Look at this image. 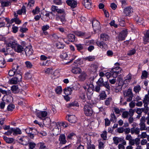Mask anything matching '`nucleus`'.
<instances>
[{
    "label": "nucleus",
    "instance_id": "nucleus-23",
    "mask_svg": "<svg viewBox=\"0 0 149 149\" xmlns=\"http://www.w3.org/2000/svg\"><path fill=\"white\" fill-rule=\"evenodd\" d=\"M140 132V130L138 127H133L131 129L130 132L132 134H136L138 135L139 134Z\"/></svg>",
    "mask_w": 149,
    "mask_h": 149
},
{
    "label": "nucleus",
    "instance_id": "nucleus-47",
    "mask_svg": "<svg viewBox=\"0 0 149 149\" xmlns=\"http://www.w3.org/2000/svg\"><path fill=\"white\" fill-rule=\"evenodd\" d=\"M4 139L5 141L8 143H11L14 141V139L13 138H9L7 137H4Z\"/></svg>",
    "mask_w": 149,
    "mask_h": 149
},
{
    "label": "nucleus",
    "instance_id": "nucleus-45",
    "mask_svg": "<svg viewBox=\"0 0 149 149\" xmlns=\"http://www.w3.org/2000/svg\"><path fill=\"white\" fill-rule=\"evenodd\" d=\"M110 121L113 123H115L116 121L117 118L114 114V113H111V115Z\"/></svg>",
    "mask_w": 149,
    "mask_h": 149
},
{
    "label": "nucleus",
    "instance_id": "nucleus-37",
    "mask_svg": "<svg viewBox=\"0 0 149 149\" xmlns=\"http://www.w3.org/2000/svg\"><path fill=\"white\" fill-rule=\"evenodd\" d=\"M139 125L140 126V128H139L140 130H147V128L146 127L145 123H140Z\"/></svg>",
    "mask_w": 149,
    "mask_h": 149
},
{
    "label": "nucleus",
    "instance_id": "nucleus-22",
    "mask_svg": "<svg viewBox=\"0 0 149 149\" xmlns=\"http://www.w3.org/2000/svg\"><path fill=\"white\" fill-rule=\"evenodd\" d=\"M71 71L74 74H79L81 72V70L79 67H74L72 68Z\"/></svg>",
    "mask_w": 149,
    "mask_h": 149
},
{
    "label": "nucleus",
    "instance_id": "nucleus-18",
    "mask_svg": "<svg viewBox=\"0 0 149 149\" xmlns=\"http://www.w3.org/2000/svg\"><path fill=\"white\" fill-rule=\"evenodd\" d=\"M58 140L60 144H65L67 142L65 136L64 134L60 135Z\"/></svg>",
    "mask_w": 149,
    "mask_h": 149
},
{
    "label": "nucleus",
    "instance_id": "nucleus-46",
    "mask_svg": "<svg viewBox=\"0 0 149 149\" xmlns=\"http://www.w3.org/2000/svg\"><path fill=\"white\" fill-rule=\"evenodd\" d=\"M26 132L28 134L30 138V136L32 134V128H27L25 130Z\"/></svg>",
    "mask_w": 149,
    "mask_h": 149
},
{
    "label": "nucleus",
    "instance_id": "nucleus-33",
    "mask_svg": "<svg viewBox=\"0 0 149 149\" xmlns=\"http://www.w3.org/2000/svg\"><path fill=\"white\" fill-rule=\"evenodd\" d=\"M102 86L104 87L106 89V91L109 92L110 90V87L109 86V84L108 81H106L104 82Z\"/></svg>",
    "mask_w": 149,
    "mask_h": 149
},
{
    "label": "nucleus",
    "instance_id": "nucleus-10",
    "mask_svg": "<svg viewBox=\"0 0 149 149\" xmlns=\"http://www.w3.org/2000/svg\"><path fill=\"white\" fill-rule=\"evenodd\" d=\"M93 29L95 31L100 30V23L97 20H93L92 22Z\"/></svg>",
    "mask_w": 149,
    "mask_h": 149
},
{
    "label": "nucleus",
    "instance_id": "nucleus-3",
    "mask_svg": "<svg viewBox=\"0 0 149 149\" xmlns=\"http://www.w3.org/2000/svg\"><path fill=\"white\" fill-rule=\"evenodd\" d=\"M19 66L17 64H14L13 65L12 70H10L8 72V75L10 76H13L15 74L16 76L18 74H20V70Z\"/></svg>",
    "mask_w": 149,
    "mask_h": 149
},
{
    "label": "nucleus",
    "instance_id": "nucleus-24",
    "mask_svg": "<svg viewBox=\"0 0 149 149\" xmlns=\"http://www.w3.org/2000/svg\"><path fill=\"white\" fill-rule=\"evenodd\" d=\"M6 46L7 47V55L8 54H10L12 55H13L14 53L13 49V48H12L11 46H8L7 45V43L6 44Z\"/></svg>",
    "mask_w": 149,
    "mask_h": 149
},
{
    "label": "nucleus",
    "instance_id": "nucleus-57",
    "mask_svg": "<svg viewBox=\"0 0 149 149\" xmlns=\"http://www.w3.org/2000/svg\"><path fill=\"white\" fill-rule=\"evenodd\" d=\"M104 83L103 78L101 77L99 79L97 82V84L100 86H102Z\"/></svg>",
    "mask_w": 149,
    "mask_h": 149
},
{
    "label": "nucleus",
    "instance_id": "nucleus-60",
    "mask_svg": "<svg viewBox=\"0 0 149 149\" xmlns=\"http://www.w3.org/2000/svg\"><path fill=\"white\" fill-rule=\"evenodd\" d=\"M78 106V103L77 102H73L70 103L67 105V107H71L74 106Z\"/></svg>",
    "mask_w": 149,
    "mask_h": 149
},
{
    "label": "nucleus",
    "instance_id": "nucleus-32",
    "mask_svg": "<svg viewBox=\"0 0 149 149\" xmlns=\"http://www.w3.org/2000/svg\"><path fill=\"white\" fill-rule=\"evenodd\" d=\"M135 19L136 21L139 24H143V19L142 17H140L138 16H135Z\"/></svg>",
    "mask_w": 149,
    "mask_h": 149
},
{
    "label": "nucleus",
    "instance_id": "nucleus-62",
    "mask_svg": "<svg viewBox=\"0 0 149 149\" xmlns=\"http://www.w3.org/2000/svg\"><path fill=\"white\" fill-rule=\"evenodd\" d=\"M15 108V106L13 104H10L8 105V110L9 111H12Z\"/></svg>",
    "mask_w": 149,
    "mask_h": 149
},
{
    "label": "nucleus",
    "instance_id": "nucleus-29",
    "mask_svg": "<svg viewBox=\"0 0 149 149\" xmlns=\"http://www.w3.org/2000/svg\"><path fill=\"white\" fill-rule=\"evenodd\" d=\"M3 99L7 102L9 103L11 102L13 100V98L11 96L5 95L3 97Z\"/></svg>",
    "mask_w": 149,
    "mask_h": 149
},
{
    "label": "nucleus",
    "instance_id": "nucleus-41",
    "mask_svg": "<svg viewBox=\"0 0 149 149\" xmlns=\"http://www.w3.org/2000/svg\"><path fill=\"white\" fill-rule=\"evenodd\" d=\"M107 132L106 131H104L101 134V136L103 139L102 140H104L105 141L107 138Z\"/></svg>",
    "mask_w": 149,
    "mask_h": 149
},
{
    "label": "nucleus",
    "instance_id": "nucleus-11",
    "mask_svg": "<svg viewBox=\"0 0 149 149\" xmlns=\"http://www.w3.org/2000/svg\"><path fill=\"white\" fill-rule=\"evenodd\" d=\"M19 142L22 145L26 146L29 143V139L27 137H23L19 139Z\"/></svg>",
    "mask_w": 149,
    "mask_h": 149
},
{
    "label": "nucleus",
    "instance_id": "nucleus-49",
    "mask_svg": "<svg viewBox=\"0 0 149 149\" xmlns=\"http://www.w3.org/2000/svg\"><path fill=\"white\" fill-rule=\"evenodd\" d=\"M86 76V73L83 72L81 73V74L79 76V77L81 80L84 81L85 79Z\"/></svg>",
    "mask_w": 149,
    "mask_h": 149
},
{
    "label": "nucleus",
    "instance_id": "nucleus-50",
    "mask_svg": "<svg viewBox=\"0 0 149 149\" xmlns=\"http://www.w3.org/2000/svg\"><path fill=\"white\" fill-rule=\"evenodd\" d=\"M148 72L146 70H144L142 72L141 77L142 79H145L148 77Z\"/></svg>",
    "mask_w": 149,
    "mask_h": 149
},
{
    "label": "nucleus",
    "instance_id": "nucleus-21",
    "mask_svg": "<svg viewBox=\"0 0 149 149\" xmlns=\"http://www.w3.org/2000/svg\"><path fill=\"white\" fill-rule=\"evenodd\" d=\"M98 142L99 143V149H104L105 141L104 140H102V139H101L98 140Z\"/></svg>",
    "mask_w": 149,
    "mask_h": 149
},
{
    "label": "nucleus",
    "instance_id": "nucleus-13",
    "mask_svg": "<svg viewBox=\"0 0 149 149\" xmlns=\"http://www.w3.org/2000/svg\"><path fill=\"white\" fill-rule=\"evenodd\" d=\"M140 139L138 138H136L134 139L132 138L129 141V144L131 146L139 145L140 144Z\"/></svg>",
    "mask_w": 149,
    "mask_h": 149
},
{
    "label": "nucleus",
    "instance_id": "nucleus-12",
    "mask_svg": "<svg viewBox=\"0 0 149 149\" xmlns=\"http://www.w3.org/2000/svg\"><path fill=\"white\" fill-rule=\"evenodd\" d=\"M133 12V9L130 6H128L125 8L124 9V12L127 16H130L131 15Z\"/></svg>",
    "mask_w": 149,
    "mask_h": 149
},
{
    "label": "nucleus",
    "instance_id": "nucleus-42",
    "mask_svg": "<svg viewBox=\"0 0 149 149\" xmlns=\"http://www.w3.org/2000/svg\"><path fill=\"white\" fill-rule=\"evenodd\" d=\"M40 146V149H47L45 143L43 142H40L38 144Z\"/></svg>",
    "mask_w": 149,
    "mask_h": 149
},
{
    "label": "nucleus",
    "instance_id": "nucleus-40",
    "mask_svg": "<svg viewBox=\"0 0 149 149\" xmlns=\"http://www.w3.org/2000/svg\"><path fill=\"white\" fill-rule=\"evenodd\" d=\"M1 6L3 7L8 6L10 5V3L9 1H5L1 2Z\"/></svg>",
    "mask_w": 149,
    "mask_h": 149
},
{
    "label": "nucleus",
    "instance_id": "nucleus-54",
    "mask_svg": "<svg viewBox=\"0 0 149 149\" xmlns=\"http://www.w3.org/2000/svg\"><path fill=\"white\" fill-rule=\"evenodd\" d=\"M28 143L29 149H34L35 148L36 144L34 143L30 142Z\"/></svg>",
    "mask_w": 149,
    "mask_h": 149
},
{
    "label": "nucleus",
    "instance_id": "nucleus-52",
    "mask_svg": "<svg viewBox=\"0 0 149 149\" xmlns=\"http://www.w3.org/2000/svg\"><path fill=\"white\" fill-rule=\"evenodd\" d=\"M141 89L140 86L139 85H137L134 87V91L136 93H139L141 90Z\"/></svg>",
    "mask_w": 149,
    "mask_h": 149
},
{
    "label": "nucleus",
    "instance_id": "nucleus-8",
    "mask_svg": "<svg viewBox=\"0 0 149 149\" xmlns=\"http://www.w3.org/2000/svg\"><path fill=\"white\" fill-rule=\"evenodd\" d=\"M121 69L119 67H116L113 68L111 72L113 77H116L120 73L121 71Z\"/></svg>",
    "mask_w": 149,
    "mask_h": 149
},
{
    "label": "nucleus",
    "instance_id": "nucleus-31",
    "mask_svg": "<svg viewBox=\"0 0 149 149\" xmlns=\"http://www.w3.org/2000/svg\"><path fill=\"white\" fill-rule=\"evenodd\" d=\"M68 38L69 42H73L75 40V36L73 34H69L68 36Z\"/></svg>",
    "mask_w": 149,
    "mask_h": 149
},
{
    "label": "nucleus",
    "instance_id": "nucleus-20",
    "mask_svg": "<svg viewBox=\"0 0 149 149\" xmlns=\"http://www.w3.org/2000/svg\"><path fill=\"white\" fill-rule=\"evenodd\" d=\"M47 114V112L45 111H40L37 113V116L40 118L45 117Z\"/></svg>",
    "mask_w": 149,
    "mask_h": 149
},
{
    "label": "nucleus",
    "instance_id": "nucleus-44",
    "mask_svg": "<svg viewBox=\"0 0 149 149\" xmlns=\"http://www.w3.org/2000/svg\"><path fill=\"white\" fill-rule=\"evenodd\" d=\"M13 132L14 133L13 134H20L22 133L21 130L18 128H17L16 129H14L13 128Z\"/></svg>",
    "mask_w": 149,
    "mask_h": 149
},
{
    "label": "nucleus",
    "instance_id": "nucleus-30",
    "mask_svg": "<svg viewBox=\"0 0 149 149\" xmlns=\"http://www.w3.org/2000/svg\"><path fill=\"white\" fill-rule=\"evenodd\" d=\"M26 13V7L23 6L20 10H18L17 11V14L21 15L22 13L25 14Z\"/></svg>",
    "mask_w": 149,
    "mask_h": 149
},
{
    "label": "nucleus",
    "instance_id": "nucleus-55",
    "mask_svg": "<svg viewBox=\"0 0 149 149\" xmlns=\"http://www.w3.org/2000/svg\"><path fill=\"white\" fill-rule=\"evenodd\" d=\"M18 86L17 85H13L11 87V90L13 92L15 93L17 92L18 90Z\"/></svg>",
    "mask_w": 149,
    "mask_h": 149
},
{
    "label": "nucleus",
    "instance_id": "nucleus-36",
    "mask_svg": "<svg viewBox=\"0 0 149 149\" xmlns=\"http://www.w3.org/2000/svg\"><path fill=\"white\" fill-rule=\"evenodd\" d=\"M49 27V26L48 25H44L42 27V29L45 35H46L48 34V33L46 31L48 29Z\"/></svg>",
    "mask_w": 149,
    "mask_h": 149
},
{
    "label": "nucleus",
    "instance_id": "nucleus-38",
    "mask_svg": "<svg viewBox=\"0 0 149 149\" xmlns=\"http://www.w3.org/2000/svg\"><path fill=\"white\" fill-rule=\"evenodd\" d=\"M77 48V50L79 51L82 50L84 47V45L81 44H75Z\"/></svg>",
    "mask_w": 149,
    "mask_h": 149
},
{
    "label": "nucleus",
    "instance_id": "nucleus-34",
    "mask_svg": "<svg viewBox=\"0 0 149 149\" xmlns=\"http://www.w3.org/2000/svg\"><path fill=\"white\" fill-rule=\"evenodd\" d=\"M100 99L101 100H104L107 97V95L105 91L102 92L99 95Z\"/></svg>",
    "mask_w": 149,
    "mask_h": 149
},
{
    "label": "nucleus",
    "instance_id": "nucleus-43",
    "mask_svg": "<svg viewBox=\"0 0 149 149\" xmlns=\"http://www.w3.org/2000/svg\"><path fill=\"white\" fill-rule=\"evenodd\" d=\"M122 86L120 85H118L116 86L115 88V91L116 93H118L121 91Z\"/></svg>",
    "mask_w": 149,
    "mask_h": 149
},
{
    "label": "nucleus",
    "instance_id": "nucleus-7",
    "mask_svg": "<svg viewBox=\"0 0 149 149\" xmlns=\"http://www.w3.org/2000/svg\"><path fill=\"white\" fill-rule=\"evenodd\" d=\"M84 113L86 116H91L93 114V111L91 108L88 105H85L84 108Z\"/></svg>",
    "mask_w": 149,
    "mask_h": 149
},
{
    "label": "nucleus",
    "instance_id": "nucleus-14",
    "mask_svg": "<svg viewBox=\"0 0 149 149\" xmlns=\"http://www.w3.org/2000/svg\"><path fill=\"white\" fill-rule=\"evenodd\" d=\"M97 45L103 50H106L107 48V45L104 42L97 41L96 42Z\"/></svg>",
    "mask_w": 149,
    "mask_h": 149
},
{
    "label": "nucleus",
    "instance_id": "nucleus-64",
    "mask_svg": "<svg viewBox=\"0 0 149 149\" xmlns=\"http://www.w3.org/2000/svg\"><path fill=\"white\" fill-rule=\"evenodd\" d=\"M129 115V113L128 111H125L123 112L122 116L124 118H127Z\"/></svg>",
    "mask_w": 149,
    "mask_h": 149
},
{
    "label": "nucleus",
    "instance_id": "nucleus-48",
    "mask_svg": "<svg viewBox=\"0 0 149 149\" xmlns=\"http://www.w3.org/2000/svg\"><path fill=\"white\" fill-rule=\"evenodd\" d=\"M95 59V57L94 56H89L86 57L84 58V59L86 61H92Z\"/></svg>",
    "mask_w": 149,
    "mask_h": 149
},
{
    "label": "nucleus",
    "instance_id": "nucleus-1",
    "mask_svg": "<svg viewBox=\"0 0 149 149\" xmlns=\"http://www.w3.org/2000/svg\"><path fill=\"white\" fill-rule=\"evenodd\" d=\"M52 11L55 12H57V14L56 15V20L57 21L60 20L63 24H64L66 22L65 17V12L63 9L58 8L56 6L52 5L51 8Z\"/></svg>",
    "mask_w": 149,
    "mask_h": 149
},
{
    "label": "nucleus",
    "instance_id": "nucleus-58",
    "mask_svg": "<svg viewBox=\"0 0 149 149\" xmlns=\"http://www.w3.org/2000/svg\"><path fill=\"white\" fill-rule=\"evenodd\" d=\"M53 70L52 68H48L45 70V72L47 74L52 73L53 72Z\"/></svg>",
    "mask_w": 149,
    "mask_h": 149
},
{
    "label": "nucleus",
    "instance_id": "nucleus-28",
    "mask_svg": "<svg viewBox=\"0 0 149 149\" xmlns=\"http://www.w3.org/2000/svg\"><path fill=\"white\" fill-rule=\"evenodd\" d=\"M72 91V88L69 87H68L64 89V92L66 95H71Z\"/></svg>",
    "mask_w": 149,
    "mask_h": 149
},
{
    "label": "nucleus",
    "instance_id": "nucleus-25",
    "mask_svg": "<svg viewBox=\"0 0 149 149\" xmlns=\"http://www.w3.org/2000/svg\"><path fill=\"white\" fill-rule=\"evenodd\" d=\"M143 41L144 44H146L149 42V30H148L143 38Z\"/></svg>",
    "mask_w": 149,
    "mask_h": 149
},
{
    "label": "nucleus",
    "instance_id": "nucleus-63",
    "mask_svg": "<svg viewBox=\"0 0 149 149\" xmlns=\"http://www.w3.org/2000/svg\"><path fill=\"white\" fill-rule=\"evenodd\" d=\"M132 79V74L129 73L127 76L125 77V81L128 80L129 81L131 80Z\"/></svg>",
    "mask_w": 149,
    "mask_h": 149
},
{
    "label": "nucleus",
    "instance_id": "nucleus-26",
    "mask_svg": "<svg viewBox=\"0 0 149 149\" xmlns=\"http://www.w3.org/2000/svg\"><path fill=\"white\" fill-rule=\"evenodd\" d=\"M149 97L148 95H146L143 100V103H144V106H148L149 104Z\"/></svg>",
    "mask_w": 149,
    "mask_h": 149
},
{
    "label": "nucleus",
    "instance_id": "nucleus-4",
    "mask_svg": "<svg viewBox=\"0 0 149 149\" xmlns=\"http://www.w3.org/2000/svg\"><path fill=\"white\" fill-rule=\"evenodd\" d=\"M51 126L53 127L52 131L53 135L55 136L58 135L61 130L59 123L53 122L51 124Z\"/></svg>",
    "mask_w": 149,
    "mask_h": 149
},
{
    "label": "nucleus",
    "instance_id": "nucleus-27",
    "mask_svg": "<svg viewBox=\"0 0 149 149\" xmlns=\"http://www.w3.org/2000/svg\"><path fill=\"white\" fill-rule=\"evenodd\" d=\"M109 36L106 34H102L100 35V39L103 41H105L108 40Z\"/></svg>",
    "mask_w": 149,
    "mask_h": 149
},
{
    "label": "nucleus",
    "instance_id": "nucleus-56",
    "mask_svg": "<svg viewBox=\"0 0 149 149\" xmlns=\"http://www.w3.org/2000/svg\"><path fill=\"white\" fill-rule=\"evenodd\" d=\"M55 91L57 94H60L62 91V89L61 86H58L55 89Z\"/></svg>",
    "mask_w": 149,
    "mask_h": 149
},
{
    "label": "nucleus",
    "instance_id": "nucleus-15",
    "mask_svg": "<svg viewBox=\"0 0 149 149\" xmlns=\"http://www.w3.org/2000/svg\"><path fill=\"white\" fill-rule=\"evenodd\" d=\"M92 2L90 0H83L82 2L83 4L86 8L90 9L91 7Z\"/></svg>",
    "mask_w": 149,
    "mask_h": 149
},
{
    "label": "nucleus",
    "instance_id": "nucleus-35",
    "mask_svg": "<svg viewBox=\"0 0 149 149\" xmlns=\"http://www.w3.org/2000/svg\"><path fill=\"white\" fill-rule=\"evenodd\" d=\"M118 21L119 22V24L122 26H125V22L124 19L123 18L120 17L118 19Z\"/></svg>",
    "mask_w": 149,
    "mask_h": 149
},
{
    "label": "nucleus",
    "instance_id": "nucleus-16",
    "mask_svg": "<svg viewBox=\"0 0 149 149\" xmlns=\"http://www.w3.org/2000/svg\"><path fill=\"white\" fill-rule=\"evenodd\" d=\"M25 54L27 56H29L33 54V49L31 46L27 47L25 49Z\"/></svg>",
    "mask_w": 149,
    "mask_h": 149
},
{
    "label": "nucleus",
    "instance_id": "nucleus-5",
    "mask_svg": "<svg viewBox=\"0 0 149 149\" xmlns=\"http://www.w3.org/2000/svg\"><path fill=\"white\" fill-rule=\"evenodd\" d=\"M123 93L124 97L126 98L127 101L130 102L132 100L133 95L131 89H129L124 91Z\"/></svg>",
    "mask_w": 149,
    "mask_h": 149
},
{
    "label": "nucleus",
    "instance_id": "nucleus-53",
    "mask_svg": "<svg viewBox=\"0 0 149 149\" xmlns=\"http://www.w3.org/2000/svg\"><path fill=\"white\" fill-rule=\"evenodd\" d=\"M91 71L93 72H95L97 70L98 67L96 65L93 64L91 65Z\"/></svg>",
    "mask_w": 149,
    "mask_h": 149
},
{
    "label": "nucleus",
    "instance_id": "nucleus-61",
    "mask_svg": "<svg viewBox=\"0 0 149 149\" xmlns=\"http://www.w3.org/2000/svg\"><path fill=\"white\" fill-rule=\"evenodd\" d=\"M40 12L39 8L37 6L35 9H33L32 11V13L34 14H38Z\"/></svg>",
    "mask_w": 149,
    "mask_h": 149
},
{
    "label": "nucleus",
    "instance_id": "nucleus-17",
    "mask_svg": "<svg viewBox=\"0 0 149 149\" xmlns=\"http://www.w3.org/2000/svg\"><path fill=\"white\" fill-rule=\"evenodd\" d=\"M68 121L71 123H75L77 120L76 116L73 115H68Z\"/></svg>",
    "mask_w": 149,
    "mask_h": 149
},
{
    "label": "nucleus",
    "instance_id": "nucleus-51",
    "mask_svg": "<svg viewBox=\"0 0 149 149\" xmlns=\"http://www.w3.org/2000/svg\"><path fill=\"white\" fill-rule=\"evenodd\" d=\"M38 132L37 130L35 129L32 128V134L30 136V138L31 139H33L35 135L38 134Z\"/></svg>",
    "mask_w": 149,
    "mask_h": 149
},
{
    "label": "nucleus",
    "instance_id": "nucleus-39",
    "mask_svg": "<svg viewBox=\"0 0 149 149\" xmlns=\"http://www.w3.org/2000/svg\"><path fill=\"white\" fill-rule=\"evenodd\" d=\"M125 37L122 35V34L120 33L118 37H116V39L118 41H122L125 39Z\"/></svg>",
    "mask_w": 149,
    "mask_h": 149
},
{
    "label": "nucleus",
    "instance_id": "nucleus-9",
    "mask_svg": "<svg viewBox=\"0 0 149 149\" xmlns=\"http://www.w3.org/2000/svg\"><path fill=\"white\" fill-rule=\"evenodd\" d=\"M83 87L86 91L90 93H92L93 90H94V86L93 84H85Z\"/></svg>",
    "mask_w": 149,
    "mask_h": 149
},
{
    "label": "nucleus",
    "instance_id": "nucleus-59",
    "mask_svg": "<svg viewBox=\"0 0 149 149\" xmlns=\"http://www.w3.org/2000/svg\"><path fill=\"white\" fill-rule=\"evenodd\" d=\"M56 46L58 49H62L64 47V45L60 42L56 43Z\"/></svg>",
    "mask_w": 149,
    "mask_h": 149
},
{
    "label": "nucleus",
    "instance_id": "nucleus-2",
    "mask_svg": "<svg viewBox=\"0 0 149 149\" xmlns=\"http://www.w3.org/2000/svg\"><path fill=\"white\" fill-rule=\"evenodd\" d=\"M8 46H11L13 48L15 51L18 53H21L24 50V48L22 46L19 45L17 41L13 39L11 40L9 42L7 43Z\"/></svg>",
    "mask_w": 149,
    "mask_h": 149
},
{
    "label": "nucleus",
    "instance_id": "nucleus-19",
    "mask_svg": "<svg viewBox=\"0 0 149 149\" xmlns=\"http://www.w3.org/2000/svg\"><path fill=\"white\" fill-rule=\"evenodd\" d=\"M67 4L72 8L75 7L77 6V2L72 0H68L66 1Z\"/></svg>",
    "mask_w": 149,
    "mask_h": 149
},
{
    "label": "nucleus",
    "instance_id": "nucleus-6",
    "mask_svg": "<svg viewBox=\"0 0 149 149\" xmlns=\"http://www.w3.org/2000/svg\"><path fill=\"white\" fill-rule=\"evenodd\" d=\"M22 76L20 74H18L15 77L9 80V82L11 84H17L18 82L22 81Z\"/></svg>",
    "mask_w": 149,
    "mask_h": 149
}]
</instances>
